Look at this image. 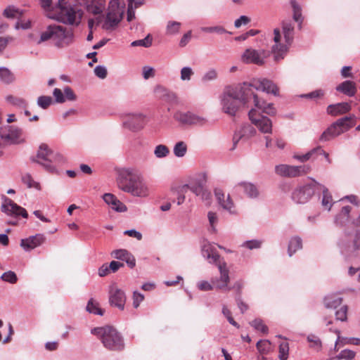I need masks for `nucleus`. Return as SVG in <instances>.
Here are the masks:
<instances>
[{"mask_svg":"<svg viewBox=\"0 0 360 360\" xmlns=\"http://www.w3.org/2000/svg\"><path fill=\"white\" fill-rule=\"evenodd\" d=\"M352 207L349 205L344 206L340 212L334 217V224L338 226H345L349 220V213Z\"/></svg>","mask_w":360,"mask_h":360,"instance_id":"cd10ccee","label":"nucleus"},{"mask_svg":"<svg viewBox=\"0 0 360 360\" xmlns=\"http://www.w3.org/2000/svg\"><path fill=\"white\" fill-rule=\"evenodd\" d=\"M252 107L249 110L252 115H275L276 110L272 103H267L262 98L259 97L257 94H252Z\"/></svg>","mask_w":360,"mask_h":360,"instance_id":"9b49d317","label":"nucleus"},{"mask_svg":"<svg viewBox=\"0 0 360 360\" xmlns=\"http://www.w3.org/2000/svg\"><path fill=\"white\" fill-rule=\"evenodd\" d=\"M152 44V39L150 37V35H148L143 39L136 40L131 42V45L132 46H143L148 48Z\"/></svg>","mask_w":360,"mask_h":360,"instance_id":"4d7b16f0","label":"nucleus"},{"mask_svg":"<svg viewBox=\"0 0 360 360\" xmlns=\"http://www.w3.org/2000/svg\"><path fill=\"white\" fill-rule=\"evenodd\" d=\"M289 346L287 342H282L279 345V359L286 360L288 356Z\"/></svg>","mask_w":360,"mask_h":360,"instance_id":"bf43d9fd","label":"nucleus"},{"mask_svg":"<svg viewBox=\"0 0 360 360\" xmlns=\"http://www.w3.org/2000/svg\"><path fill=\"white\" fill-rule=\"evenodd\" d=\"M248 141V127L245 124L243 125L239 129L235 131L233 138V147L231 150H234L237 145L240 142L245 144Z\"/></svg>","mask_w":360,"mask_h":360,"instance_id":"c85d7f7f","label":"nucleus"},{"mask_svg":"<svg viewBox=\"0 0 360 360\" xmlns=\"http://www.w3.org/2000/svg\"><path fill=\"white\" fill-rule=\"evenodd\" d=\"M146 123L145 116L142 114H132L127 116L123 122V127L132 131H137L143 128Z\"/></svg>","mask_w":360,"mask_h":360,"instance_id":"412c9836","label":"nucleus"},{"mask_svg":"<svg viewBox=\"0 0 360 360\" xmlns=\"http://www.w3.org/2000/svg\"><path fill=\"white\" fill-rule=\"evenodd\" d=\"M351 110V105L347 102L329 105L327 107V113L332 116H338L347 113Z\"/></svg>","mask_w":360,"mask_h":360,"instance_id":"bb28decb","label":"nucleus"},{"mask_svg":"<svg viewBox=\"0 0 360 360\" xmlns=\"http://www.w3.org/2000/svg\"><path fill=\"white\" fill-rule=\"evenodd\" d=\"M318 188L321 189L323 193L321 200L322 206L328 211H330L333 205V199L330 193H329L328 188L321 184L317 186V189Z\"/></svg>","mask_w":360,"mask_h":360,"instance_id":"473e14b6","label":"nucleus"},{"mask_svg":"<svg viewBox=\"0 0 360 360\" xmlns=\"http://www.w3.org/2000/svg\"><path fill=\"white\" fill-rule=\"evenodd\" d=\"M319 183L313 180L311 183L297 187L292 193V200L297 204H304L314 194Z\"/></svg>","mask_w":360,"mask_h":360,"instance_id":"9d476101","label":"nucleus"},{"mask_svg":"<svg viewBox=\"0 0 360 360\" xmlns=\"http://www.w3.org/2000/svg\"><path fill=\"white\" fill-rule=\"evenodd\" d=\"M336 90L348 96H353L356 92L355 84L349 80L342 82L336 87Z\"/></svg>","mask_w":360,"mask_h":360,"instance_id":"c756f323","label":"nucleus"},{"mask_svg":"<svg viewBox=\"0 0 360 360\" xmlns=\"http://www.w3.org/2000/svg\"><path fill=\"white\" fill-rule=\"evenodd\" d=\"M215 198L218 203L223 207V209L229 211L230 213H234L233 202L231 200L229 195L225 199V194L222 189L220 188H215L214 190Z\"/></svg>","mask_w":360,"mask_h":360,"instance_id":"b1692460","label":"nucleus"},{"mask_svg":"<svg viewBox=\"0 0 360 360\" xmlns=\"http://www.w3.org/2000/svg\"><path fill=\"white\" fill-rule=\"evenodd\" d=\"M217 77V72L214 69H210L206 72L202 77L203 82H210L216 79Z\"/></svg>","mask_w":360,"mask_h":360,"instance_id":"69168bd1","label":"nucleus"},{"mask_svg":"<svg viewBox=\"0 0 360 360\" xmlns=\"http://www.w3.org/2000/svg\"><path fill=\"white\" fill-rule=\"evenodd\" d=\"M4 15L8 18H19L22 15V11L13 6H9L4 11Z\"/></svg>","mask_w":360,"mask_h":360,"instance_id":"37998d69","label":"nucleus"},{"mask_svg":"<svg viewBox=\"0 0 360 360\" xmlns=\"http://www.w3.org/2000/svg\"><path fill=\"white\" fill-rule=\"evenodd\" d=\"M30 160L41 165L49 173H58L56 165L64 162L63 155L54 153L45 143L40 145L35 156H32Z\"/></svg>","mask_w":360,"mask_h":360,"instance_id":"423d86ee","label":"nucleus"},{"mask_svg":"<svg viewBox=\"0 0 360 360\" xmlns=\"http://www.w3.org/2000/svg\"><path fill=\"white\" fill-rule=\"evenodd\" d=\"M21 130L13 126L0 128V145L20 143Z\"/></svg>","mask_w":360,"mask_h":360,"instance_id":"dca6fc26","label":"nucleus"},{"mask_svg":"<svg viewBox=\"0 0 360 360\" xmlns=\"http://www.w3.org/2000/svg\"><path fill=\"white\" fill-rule=\"evenodd\" d=\"M220 103L222 111L232 117L235 116L240 107L244 105L243 103L231 96L229 91L224 90L220 96Z\"/></svg>","mask_w":360,"mask_h":360,"instance_id":"f8f14e48","label":"nucleus"},{"mask_svg":"<svg viewBox=\"0 0 360 360\" xmlns=\"http://www.w3.org/2000/svg\"><path fill=\"white\" fill-rule=\"evenodd\" d=\"M0 79L6 84H10L15 80L14 75L5 67L0 68Z\"/></svg>","mask_w":360,"mask_h":360,"instance_id":"a19ab883","label":"nucleus"},{"mask_svg":"<svg viewBox=\"0 0 360 360\" xmlns=\"http://www.w3.org/2000/svg\"><path fill=\"white\" fill-rule=\"evenodd\" d=\"M307 341L309 342V347L316 351H319L321 349L322 343L319 337L314 334H310L307 338Z\"/></svg>","mask_w":360,"mask_h":360,"instance_id":"a18cd8bd","label":"nucleus"},{"mask_svg":"<svg viewBox=\"0 0 360 360\" xmlns=\"http://www.w3.org/2000/svg\"><path fill=\"white\" fill-rule=\"evenodd\" d=\"M356 353L350 349H344L342 350L338 356V359H352L355 356Z\"/></svg>","mask_w":360,"mask_h":360,"instance_id":"338daca9","label":"nucleus"},{"mask_svg":"<svg viewBox=\"0 0 360 360\" xmlns=\"http://www.w3.org/2000/svg\"><path fill=\"white\" fill-rule=\"evenodd\" d=\"M6 101L13 105L22 108H25L27 105L26 101L22 98L8 96L6 97Z\"/></svg>","mask_w":360,"mask_h":360,"instance_id":"3c124183","label":"nucleus"},{"mask_svg":"<svg viewBox=\"0 0 360 360\" xmlns=\"http://www.w3.org/2000/svg\"><path fill=\"white\" fill-rule=\"evenodd\" d=\"M294 35V25L290 20L282 22V33L279 29H274L273 37L274 44L271 47V52L276 61H278L284 58L289 46L293 41Z\"/></svg>","mask_w":360,"mask_h":360,"instance_id":"7ed1b4c3","label":"nucleus"},{"mask_svg":"<svg viewBox=\"0 0 360 360\" xmlns=\"http://www.w3.org/2000/svg\"><path fill=\"white\" fill-rule=\"evenodd\" d=\"M262 195V191L259 186L249 183V198L259 199Z\"/></svg>","mask_w":360,"mask_h":360,"instance_id":"8fccbe9b","label":"nucleus"},{"mask_svg":"<svg viewBox=\"0 0 360 360\" xmlns=\"http://www.w3.org/2000/svg\"><path fill=\"white\" fill-rule=\"evenodd\" d=\"M22 181L29 188H34L38 191H40L41 189L40 184L39 182L35 181L33 179L32 175L29 173H26L22 176Z\"/></svg>","mask_w":360,"mask_h":360,"instance_id":"ea45409f","label":"nucleus"},{"mask_svg":"<svg viewBox=\"0 0 360 360\" xmlns=\"http://www.w3.org/2000/svg\"><path fill=\"white\" fill-rule=\"evenodd\" d=\"M342 302L339 294H329L324 297V305L328 309H336Z\"/></svg>","mask_w":360,"mask_h":360,"instance_id":"7c9ffc66","label":"nucleus"},{"mask_svg":"<svg viewBox=\"0 0 360 360\" xmlns=\"http://www.w3.org/2000/svg\"><path fill=\"white\" fill-rule=\"evenodd\" d=\"M95 75L100 79H105L107 77V69L103 65H97L94 68Z\"/></svg>","mask_w":360,"mask_h":360,"instance_id":"774afa93","label":"nucleus"},{"mask_svg":"<svg viewBox=\"0 0 360 360\" xmlns=\"http://www.w3.org/2000/svg\"><path fill=\"white\" fill-rule=\"evenodd\" d=\"M249 86L266 94L279 95V89L271 80L264 78H252L249 81Z\"/></svg>","mask_w":360,"mask_h":360,"instance_id":"2eb2a0df","label":"nucleus"},{"mask_svg":"<svg viewBox=\"0 0 360 360\" xmlns=\"http://www.w3.org/2000/svg\"><path fill=\"white\" fill-rule=\"evenodd\" d=\"M169 153V150L165 145H158L154 150V155L158 158H163L167 157Z\"/></svg>","mask_w":360,"mask_h":360,"instance_id":"de8ad7c7","label":"nucleus"},{"mask_svg":"<svg viewBox=\"0 0 360 360\" xmlns=\"http://www.w3.org/2000/svg\"><path fill=\"white\" fill-rule=\"evenodd\" d=\"M86 309L88 312L99 316H103L104 310L100 308L98 302L95 301L93 298H91L87 303Z\"/></svg>","mask_w":360,"mask_h":360,"instance_id":"4c0bfd02","label":"nucleus"},{"mask_svg":"<svg viewBox=\"0 0 360 360\" xmlns=\"http://www.w3.org/2000/svg\"><path fill=\"white\" fill-rule=\"evenodd\" d=\"M348 307L347 305H342L335 311V318L340 321H346L347 320Z\"/></svg>","mask_w":360,"mask_h":360,"instance_id":"5fc2aeb1","label":"nucleus"},{"mask_svg":"<svg viewBox=\"0 0 360 360\" xmlns=\"http://www.w3.org/2000/svg\"><path fill=\"white\" fill-rule=\"evenodd\" d=\"M188 188V185H184L181 187H180L179 189L178 190L176 198V203L178 205H180L184 203L185 200V193L186 192Z\"/></svg>","mask_w":360,"mask_h":360,"instance_id":"680f3d73","label":"nucleus"},{"mask_svg":"<svg viewBox=\"0 0 360 360\" xmlns=\"http://www.w3.org/2000/svg\"><path fill=\"white\" fill-rule=\"evenodd\" d=\"M111 256L116 259L124 261L128 266L133 269L136 266L134 257L125 249H118L111 252Z\"/></svg>","mask_w":360,"mask_h":360,"instance_id":"393cba45","label":"nucleus"},{"mask_svg":"<svg viewBox=\"0 0 360 360\" xmlns=\"http://www.w3.org/2000/svg\"><path fill=\"white\" fill-rule=\"evenodd\" d=\"M302 248V240L299 236H294L290 238L288 244V253L290 257Z\"/></svg>","mask_w":360,"mask_h":360,"instance_id":"f704fd0d","label":"nucleus"},{"mask_svg":"<svg viewBox=\"0 0 360 360\" xmlns=\"http://www.w3.org/2000/svg\"><path fill=\"white\" fill-rule=\"evenodd\" d=\"M1 279L5 282L14 284L17 282L18 277L14 271H8L1 275Z\"/></svg>","mask_w":360,"mask_h":360,"instance_id":"603ef678","label":"nucleus"},{"mask_svg":"<svg viewBox=\"0 0 360 360\" xmlns=\"http://www.w3.org/2000/svg\"><path fill=\"white\" fill-rule=\"evenodd\" d=\"M290 4L293 11V20L298 23V26L300 28L303 21L302 8L295 0H290Z\"/></svg>","mask_w":360,"mask_h":360,"instance_id":"e433bc0d","label":"nucleus"},{"mask_svg":"<svg viewBox=\"0 0 360 360\" xmlns=\"http://www.w3.org/2000/svg\"><path fill=\"white\" fill-rule=\"evenodd\" d=\"M201 253L202 257L210 264H215L218 266L219 263L221 262L219 261V255L216 252L212 245L207 240L203 241L202 244Z\"/></svg>","mask_w":360,"mask_h":360,"instance_id":"4be33fe9","label":"nucleus"},{"mask_svg":"<svg viewBox=\"0 0 360 360\" xmlns=\"http://www.w3.org/2000/svg\"><path fill=\"white\" fill-rule=\"evenodd\" d=\"M181 24L177 21L170 20L167 22L166 27V34L167 35H175L177 34L181 28Z\"/></svg>","mask_w":360,"mask_h":360,"instance_id":"c03bdc74","label":"nucleus"},{"mask_svg":"<svg viewBox=\"0 0 360 360\" xmlns=\"http://www.w3.org/2000/svg\"><path fill=\"white\" fill-rule=\"evenodd\" d=\"M224 90L229 91L231 96H233V98H236L244 105L247 103L248 83L246 82L226 86Z\"/></svg>","mask_w":360,"mask_h":360,"instance_id":"a211bd4d","label":"nucleus"},{"mask_svg":"<svg viewBox=\"0 0 360 360\" xmlns=\"http://www.w3.org/2000/svg\"><path fill=\"white\" fill-rule=\"evenodd\" d=\"M126 295L124 292L113 284L109 289V303L111 306L117 307L120 310L124 309Z\"/></svg>","mask_w":360,"mask_h":360,"instance_id":"6ab92c4d","label":"nucleus"},{"mask_svg":"<svg viewBox=\"0 0 360 360\" xmlns=\"http://www.w3.org/2000/svg\"><path fill=\"white\" fill-rule=\"evenodd\" d=\"M268 55V52L263 49H255L249 48V62L257 65H264L265 58Z\"/></svg>","mask_w":360,"mask_h":360,"instance_id":"a878e982","label":"nucleus"},{"mask_svg":"<svg viewBox=\"0 0 360 360\" xmlns=\"http://www.w3.org/2000/svg\"><path fill=\"white\" fill-rule=\"evenodd\" d=\"M190 189L196 195L201 196L203 200L209 199L210 197V193L204 190L202 186H191Z\"/></svg>","mask_w":360,"mask_h":360,"instance_id":"09e8293b","label":"nucleus"},{"mask_svg":"<svg viewBox=\"0 0 360 360\" xmlns=\"http://www.w3.org/2000/svg\"><path fill=\"white\" fill-rule=\"evenodd\" d=\"M338 245L341 252L353 255L360 251V230L345 231L340 238Z\"/></svg>","mask_w":360,"mask_h":360,"instance_id":"0eeeda50","label":"nucleus"},{"mask_svg":"<svg viewBox=\"0 0 360 360\" xmlns=\"http://www.w3.org/2000/svg\"><path fill=\"white\" fill-rule=\"evenodd\" d=\"M52 102V98L49 96H41L37 98V105L43 109H46Z\"/></svg>","mask_w":360,"mask_h":360,"instance_id":"6e6d98bb","label":"nucleus"},{"mask_svg":"<svg viewBox=\"0 0 360 360\" xmlns=\"http://www.w3.org/2000/svg\"><path fill=\"white\" fill-rule=\"evenodd\" d=\"M110 206L112 210L118 212H124L127 210V206L119 200L117 198L115 200L110 204Z\"/></svg>","mask_w":360,"mask_h":360,"instance_id":"052dcab7","label":"nucleus"},{"mask_svg":"<svg viewBox=\"0 0 360 360\" xmlns=\"http://www.w3.org/2000/svg\"><path fill=\"white\" fill-rule=\"evenodd\" d=\"M251 326L257 332L262 334H267L269 328L261 319H255L251 322Z\"/></svg>","mask_w":360,"mask_h":360,"instance_id":"79ce46f5","label":"nucleus"},{"mask_svg":"<svg viewBox=\"0 0 360 360\" xmlns=\"http://www.w3.org/2000/svg\"><path fill=\"white\" fill-rule=\"evenodd\" d=\"M45 238L42 234H36L27 238L22 239L20 246L25 251H30L41 245L44 242Z\"/></svg>","mask_w":360,"mask_h":360,"instance_id":"5701e85b","label":"nucleus"},{"mask_svg":"<svg viewBox=\"0 0 360 360\" xmlns=\"http://www.w3.org/2000/svg\"><path fill=\"white\" fill-rule=\"evenodd\" d=\"M187 150V144L184 141H179L174 146L173 153L176 157L183 158L186 155Z\"/></svg>","mask_w":360,"mask_h":360,"instance_id":"58836bf2","label":"nucleus"},{"mask_svg":"<svg viewBox=\"0 0 360 360\" xmlns=\"http://www.w3.org/2000/svg\"><path fill=\"white\" fill-rule=\"evenodd\" d=\"M3 200L4 202L1 206L2 212L9 216H22L23 218H27L28 214L25 208L18 205L6 196H4Z\"/></svg>","mask_w":360,"mask_h":360,"instance_id":"f3484780","label":"nucleus"},{"mask_svg":"<svg viewBox=\"0 0 360 360\" xmlns=\"http://www.w3.org/2000/svg\"><path fill=\"white\" fill-rule=\"evenodd\" d=\"M249 120L260 132L263 134L272 133V122L265 114L251 116L249 112Z\"/></svg>","mask_w":360,"mask_h":360,"instance_id":"aec40b11","label":"nucleus"},{"mask_svg":"<svg viewBox=\"0 0 360 360\" xmlns=\"http://www.w3.org/2000/svg\"><path fill=\"white\" fill-rule=\"evenodd\" d=\"M257 348L259 353L267 354L271 349V344L267 340H261L257 342Z\"/></svg>","mask_w":360,"mask_h":360,"instance_id":"49530a36","label":"nucleus"},{"mask_svg":"<svg viewBox=\"0 0 360 360\" xmlns=\"http://www.w3.org/2000/svg\"><path fill=\"white\" fill-rule=\"evenodd\" d=\"M194 74L193 70L190 67H184L181 70V79L183 81H189Z\"/></svg>","mask_w":360,"mask_h":360,"instance_id":"e2e57ef3","label":"nucleus"},{"mask_svg":"<svg viewBox=\"0 0 360 360\" xmlns=\"http://www.w3.org/2000/svg\"><path fill=\"white\" fill-rule=\"evenodd\" d=\"M201 30L204 32H216L217 34H224L228 33L229 34H232V32L226 31L223 27L221 26H213V27H201Z\"/></svg>","mask_w":360,"mask_h":360,"instance_id":"864d4df0","label":"nucleus"},{"mask_svg":"<svg viewBox=\"0 0 360 360\" xmlns=\"http://www.w3.org/2000/svg\"><path fill=\"white\" fill-rule=\"evenodd\" d=\"M174 118L175 120L184 125H198L202 127L207 122L205 117L189 111H178L174 113Z\"/></svg>","mask_w":360,"mask_h":360,"instance_id":"4468645a","label":"nucleus"},{"mask_svg":"<svg viewBox=\"0 0 360 360\" xmlns=\"http://www.w3.org/2000/svg\"><path fill=\"white\" fill-rule=\"evenodd\" d=\"M207 218H208L209 223L210 225L211 231L212 232H215L216 231L215 225L218 222V217H217V214L215 212L210 211L207 213Z\"/></svg>","mask_w":360,"mask_h":360,"instance_id":"0e129e2a","label":"nucleus"},{"mask_svg":"<svg viewBox=\"0 0 360 360\" xmlns=\"http://www.w3.org/2000/svg\"><path fill=\"white\" fill-rule=\"evenodd\" d=\"M325 95V91L322 89H317L309 94H303L301 96L302 98L310 99H320Z\"/></svg>","mask_w":360,"mask_h":360,"instance_id":"13d9d810","label":"nucleus"},{"mask_svg":"<svg viewBox=\"0 0 360 360\" xmlns=\"http://www.w3.org/2000/svg\"><path fill=\"white\" fill-rule=\"evenodd\" d=\"M356 124V116L352 115L338 119L335 125L340 126L344 131H348Z\"/></svg>","mask_w":360,"mask_h":360,"instance_id":"2f4dec72","label":"nucleus"},{"mask_svg":"<svg viewBox=\"0 0 360 360\" xmlns=\"http://www.w3.org/2000/svg\"><path fill=\"white\" fill-rule=\"evenodd\" d=\"M156 91L162 94L161 96L164 101L172 104L177 103V96L174 92L169 91L162 86L157 87Z\"/></svg>","mask_w":360,"mask_h":360,"instance_id":"c9c22d12","label":"nucleus"},{"mask_svg":"<svg viewBox=\"0 0 360 360\" xmlns=\"http://www.w3.org/2000/svg\"><path fill=\"white\" fill-rule=\"evenodd\" d=\"M309 168L304 165L294 166L285 164L278 165L275 167V173L282 177L293 178L307 173Z\"/></svg>","mask_w":360,"mask_h":360,"instance_id":"ddd939ff","label":"nucleus"},{"mask_svg":"<svg viewBox=\"0 0 360 360\" xmlns=\"http://www.w3.org/2000/svg\"><path fill=\"white\" fill-rule=\"evenodd\" d=\"M77 5L84 6L87 12L94 15L103 13L105 7V0H75ZM58 6L60 9L56 19L66 25H77L80 22V9L72 6L66 0H58Z\"/></svg>","mask_w":360,"mask_h":360,"instance_id":"f257e3e1","label":"nucleus"},{"mask_svg":"<svg viewBox=\"0 0 360 360\" xmlns=\"http://www.w3.org/2000/svg\"><path fill=\"white\" fill-rule=\"evenodd\" d=\"M123 13L124 5L121 0H111L103 28L106 30L115 29L121 21Z\"/></svg>","mask_w":360,"mask_h":360,"instance_id":"1a4fd4ad","label":"nucleus"},{"mask_svg":"<svg viewBox=\"0 0 360 360\" xmlns=\"http://www.w3.org/2000/svg\"><path fill=\"white\" fill-rule=\"evenodd\" d=\"M117 184L120 190L134 197L146 198L150 194L149 188L142 174L134 167L120 169Z\"/></svg>","mask_w":360,"mask_h":360,"instance_id":"f03ea898","label":"nucleus"},{"mask_svg":"<svg viewBox=\"0 0 360 360\" xmlns=\"http://www.w3.org/2000/svg\"><path fill=\"white\" fill-rule=\"evenodd\" d=\"M334 332L338 335V338L335 341V348L337 347H341V346H343L345 345H348V344L354 345H360V339L358 338H344V337L340 336V330H335Z\"/></svg>","mask_w":360,"mask_h":360,"instance_id":"72a5a7b5","label":"nucleus"},{"mask_svg":"<svg viewBox=\"0 0 360 360\" xmlns=\"http://www.w3.org/2000/svg\"><path fill=\"white\" fill-rule=\"evenodd\" d=\"M73 39L74 33L72 29L54 23L48 25L41 33L37 44L51 40L55 46L61 49L70 45Z\"/></svg>","mask_w":360,"mask_h":360,"instance_id":"20e7f679","label":"nucleus"},{"mask_svg":"<svg viewBox=\"0 0 360 360\" xmlns=\"http://www.w3.org/2000/svg\"><path fill=\"white\" fill-rule=\"evenodd\" d=\"M218 269L220 273L219 278H214L212 279V284L206 281H201L198 283V288L202 291H208L213 289V288L226 290L229 282V270L226 267V264L219 262Z\"/></svg>","mask_w":360,"mask_h":360,"instance_id":"6e6552de","label":"nucleus"},{"mask_svg":"<svg viewBox=\"0 0 360 360\" xmlns=\"http://www.w3.org/2000/svg\"><path fill=\"white\" fill-rule=\"evenodd\" d=\"M91 334L96 335L105 348L111 351H122L124 348L122 335L112 326H105L91 329Z\"/></svg>","mask_w":360,"mask_h":360,"instance_id":"39448f33","label":"nucleus"}]
</instances>
